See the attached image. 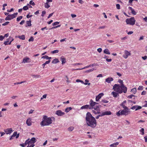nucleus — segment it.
I'll return each instance as SVG.
<instances>
[{"label":"nucleus","mask_w":147,"mask_h":147,"mask_svg":"<svg viewBox=\"0 0 147 147\" xmlns=\"http://www.w3.org/2000/svg\"><path fill=\"white\" fill-rule=\"evenodd\" d=\"M86 122L87 125L92 128L95 127L96 122L95 118L89 112L87 113L86 117Z\"/></svg>","instance_id":"f257e3e1"},{"label":"nucleus","mask_w":147,"mask_h":147,"mask_svg":"<svg viewBox=\"0 0 147 147\" xmlns=\"http://www.w3.org/2000/svg\"><path fill=\"white\" fill-rule=\"evenodd\" d=\"M113 89L119 94H121L122 92L126 93L127 90V88L123 84L120 85L115 84L113 87Z\"/></svg>","instance_id":"f03ea898"},{"label":"nucleus","mask_w":147,"mask_h":147,"mask_svg":"<svg viewBox=\"0 0 147 147\" xmlns=\"http://www.w3.org/2000/svg\"><path fill=\"white\" fill-rule=\"evenodd\" d=\"M52 120L51 118L48 117L46 115L44 116L42 121L40 122V125L42 126L49 125L52 123Z\"/></svg>","instance_id":"7ed1b4c3"},{"label":"nucleus","mask_w":147,"mask_h":147,"mask_svg":"<svg viewBox=\"0 0 147 147\" xmlns=\"http://www.w3.org/2000/svg\"><path fill=\"white\" fill-rule=\"evenodd\" d=\"M131 112V111L129 108H128V110L123 109L120 110L117 112L116 115L118 117H119L120 115H125L126 116L130 114Z\"/></svg>","instance_id":"20e7f679"},{"label":"nucleus","mask_w":147,"mask_h":147,"mask_svg":"<svg viewBox=\"0 0 147 147\" xmlns=\"http://www.w3.org/2000/svg\"><path fill=\"white\" fill-rule=\"evenodd\" d=\"M125 22L127 24L133 25L135 24L136 20H135L134 18L133 17L126 19Z\"/></svg>","instance_id":"39448f33"},{"label":"nucleus","mask_w":147,"mask_h":147,"mask_svg":"<svg viewBox=\"0 0 147 147\" xmlns=\"http://www.w3.org/2000/svg\"><path fill=\"white\" fill-rule=\"evenodd\" d=\"M28 142V146H32L33 145H34V143L36 142V138L34 137L32 138L30 140L29 139L26 140Z\"/></svg>","instance_id":"423d86ee"},{"label":"nucleus","mask_w":147,"mask_h":147,"mask_svg":"<svg viewBox=\"0 0 147 147\" xmlns=\"http://www.w3.org/2000/svg\"><path fill=\"white\" fill-rule=\"evenodd\" d=\"M18 13H14L13 14L9 15L8 16L5 18V20H9L14 18H15L17 15H18Z\"/></svg>","instance_id":"0eeeda50"},{"label":"nucleus","mask_w":147,"mask_h":147,"mask_svg":"<svg viewBox=\"0 0 147 147\" xmlns=\"http://www.w3.org/2000/svg\"><path fill=\"white\" fill-rule=\"evenodd\" d=\"M131 53L130 51L129 52L127 50H125L124 51V55H123V57L125 59H126L130 55Z\"/></svg>","instance_id":"6e6552de"},{"label":"nucleus","mask_w":147,"mask_h":147,"mask_svg":"<svg viewBox=\"0 0 147 147\" xmlns=\"http://www.w3.org/2000/svg\"><path fill=\"white\" fill-rule=\"evenodd\" d=\"M92 109V108L90 107V105H83L80 108V109Z\"/></svg>","instance_id":"1a4fd4ad"},{"label":"nucleus","mask_w":147,"mask_h":147,"mask_svg":"<svg viewBox=\"0 0 147 147\" xmlns=\"http://www.w3.org/2000/svg\"><path fill=\"white\" fill-rule=\"evenodd\" d=\"M55 114L58 116H62L65 114V113L61 110H58L56 111Z\"/></svg>","instance_id":"9d476101"},{"label":"nucleus","mask_w":147,"mask_h":147,"mask_svg":"<svg viewBox=\"0 0 147 147\" xmlns=\"http://www.w3.org/2000/svg\"><path fill=\"white\" fill-rule=\"evenodd\" d=\"M90 105V107L92 108V109H93V107L94 106L98 104V103L96 102L93 101L91 99L89 102Z\"/></svg>","instance_id":"9b49d317"},{"label":"nucleus","mask_w":147,"mask_h":147,"mask_svg":"<svg viewBox=\"0 0 147 147\" xmlns=\"http://www.w3.org/2000/svg\"><path fill=\"white\" fill-rule=\"evenodd\" d=\"M5 132L7 134H10L12 132L13 130H12L11 128H8L4 130Z\"/></svg>","instance_id":"f8f14e48"},{"label":"nucleus","mask_w":147,"mask_h":147,"mask_svg":"<svg viewBox=\"0 0 147 147\" xmlns=\"http://www.w3.org/2000/svg\"><path fill=\"white\" fill-rule=\"evenodd\" d=\"M126 103V100H125L121 104H120V105L121 106L123 109L128 110V108H129L126 106L125 105V104Z\"/></svg>","instance_id":"ddd939ff"},{"label":"nucleus","mask_w":147,"mask_h":147,"mask_svg":"<svg viewBox=\"0 0 147 147\" xmlns=\"http://www.w3.org/2000/svg\"><path fill=\"white\" fill-rule=\"evenodd\" d=\"M32 119L30 117L28 118L26 121V124L28 126H30L32 125Z\"/></svg>","instance_id":"4468645a"},{"label":"nucleus","mask_w":147,"mask_h":147,"mask_svg":"<svg viewBox=\"0 0 147 147\" xmlns=\"http://www.w3.org/2000/svg\"><path fill=\"white\" fill-rule=\"evenodd\" d=\"M104 95V94L101 93L99 94L98 96H96V101L97 102Z\"/></svg>","instance_id":"2eb2a0df"},{"label":"nucleus","mask_w":147,"mask_h":147,"mask_svg":"<svg viewBox=\"0 0 147 147\" xmlns=\"http://www.w3.org/2000/svg\"><path fill=\"white\" fill-rule=\"evenodd\" d=\"M142 108V107L139 106L138 105H135L132 107L131 109L132 110L135 109V111H137L139 109H140Z\"/></svg>","instance_id":"dca6fc26"},{"label":"nucleus","mask_w":147,"mask_h":147,"mask_svg":"<svg viewBox=\"0 0 147 147\" xmlns=\"http://www.w3.org/2000/svg\"><path fill=\"white\" fill-rule=\"evenodd\" d=\"M113 80V78L112 77H109L105 79V82L108 83H111V82Z\"/></svg>","instance_id":"f3484780"},{"label":"nucleus","mask_w":147,"mask_h":147,"mask_svg":"<svg viewBox=\"0 0 147 147\" xmlns=\"http://www.w3.org/2000/svg\"><path fill=\"white\" fill-rule=\"evenodd\" d=\"M129 9L131 11V12L132 14L134 15H136V12L134 10V9H133L132 7H128Z\"/></svg>","instance_id":"a211bd4d"},{"label":"nucleus","mask_w":147,"mask_h":147,"mask_svg":"<svg viewBox=\"0 0 147 147\" xmlns=\"http://www.w3.org/2000/svg\"><path fill=\"white\" fill-rule=\"evenodd\" d=\"M118 94L119 93L115 91H113L111 93V94L115 98H116L119 96Z\"/></svg>","instance_id":"6ab92c4d"},{"label":"nucleus","mask_w":147,"mask_h":147,"mask_svg":"<svg viewBox=\"0 0 147 147\" xmlns=\"http://www.w3.org/2000/svg\"><path fill=\"white\" fill-rule=\"evenodd\" d=\"M16 38H18L22 40H24L25 39V36L24 35H22L21 36H16Z\"/></svg>","instance_id":"aec40b11"},{"label":"nucleus","mask_w":147,"mask_h":147,"mask_svg":"<svg viewBox=\"0 0 147 147\" xmlns=\"http://www.w3.org/2000/svg\"><path fill=\"white\" fill-rule=\"evenodd\" d=\"M60 59L62 65L64 64L66 62L65 58L63 56L61 57Z\"/></svg>","instance_id":"412c9836"},{"label":"nucleus","mask_w":147,"mask_h":147,"mask_svg":"<svg viewBox=\"0 0 147 147\" xmlns=\"http://www.w3.org/2000/svg\"><path fill=\"white\" fill-rule=\"evenodd\" d=\"M98 65L97 63H94L92 65H89L87 66L84 67V68L85 69L86 68H88L89 67H92L94 66H96Z\"/></svg>","instance_id":"4be33fe9"},{"label":"nucleus","mask_w":147,"mask_h":147,"mask_svg":"<svg viewBox=\"0 0 147 147\" xmlns=\"http://www.w3.org/2000/svg\"><path fill=\"white\" fill-rule=\"evenodd\" d=\"M29 59H30L28 57L24 58L23 60L22 63H29V62L28 61Z\"/></svg>","instance_id":"5701e85b"},{"label":"nucleus","mask_w":147,"mask_h":147,"mask_svg":"<svg viewBox=\"0 0 147 147\" xmlns=\"http://www.w3.org/2000/svg\"><path fill=\"white\" fill-rule=\"evenodd\" d=\"M104 53L110 55L111 54V53L109 51V50L107 49H106L104 50L103 51Z\"/></svg>","instance_id":"b1692460"},{"label":"nucleus","mask_w":147,"mask_h":147,"mask_svg":"<svg viewBox=\"0 0 147 147\" xmlns=\"http://www.w3.org/2000/svg\"><path fill=\"white\" fill-rule=\"evenodd\" d=\"M119 144V142H116V143L111 144L110 145V146L111 147H116Z\"/></svg>","instance_id":"393cba45"},{"label":"nucleus","mask_w":147,"mask_h":147,"mask_svg":"<svg viewBox=\"0 0 147 147\" xmlns=\"http://www.w3.org/2000/svg\"><path fill=\"white\" fill-rule=\"evenodd\" d=\"M104 115H109L111 114V113L110 111H106L103 112Z\"/></svg>","instance_id":"a878e982"},{"label":"nucleus","mask_w":147,"mask_h":147,"mask_svg":"<svg viewBox=\"0 0 147 147\" xmlns=\"http://www.w3.org/2000/svg\"><path fill=\"white\" fill-rule=\"evenodd\" d=\"M26 24L27 25L26 26V27L27 26H31V21L30 20L27 21H26Z\"/></svg>","instance_id":"bb28decb"},{"label":"nucleus","mask_w":147,"mask_h":147,"mask_svg":"<svg viewBox=\"0 0 147 147\" xmlns=\"http://www.w3.org/2000/svg\"><path fill=\"white\" fill-rule=\"evenodd\" d=\"M10 36H9V38H7L6 39V41H5L4 42V44L5 45H7L8 44V43L10 39Z\"/></svg>","instance_id":"cd10ccee"},{"label":"nucleus","mask_w":147,"mask_h":147,"mask_svg":"<svg viewBox=\"0 0 147 147\" xmlns=\"http://www.w3.org/2000/svg\"><path fill=\"white\" fill-rule=\"evenodd\" d=\"M59 62L58 59H55L53 60L52 62V63L54 64H56Z\"/></svg>","instance_id":"c85d7f7f"},{"label":"nucleus","mask_w":147,"mask_h":147,"mask_svg":"<svg viewBox=\"0 0 147 147\" xmlns=\"http://www.w3.org/2000/svg\"><path fill=\"white\" fill-rule=\"evenodd\" d=\"M41 58L43 59H47L49 60L51 58V57H49L47 55L43 56L41 57Z\"/></svg>","instance_id":"c756f323"},{"label":"nucleus","mask_w":147,"mask_h":147,"mask_svg":"<svg viewBox=\"0 0 147 147\" xmlns=\"http://www.w3.org/2000/svg\"><path fill=\"white\" fill-rule=\"evenodd\" d=\"M72 108L71 107H67L65 109V112L66 113L68 112L70 110L72 109Z\"/></svg>","instance_id":"7c9ffc66"},{"label":"nucleus","mask_w":147,"mask_h":147,"mask_svg":"<svg viewBox=\"0 0 147 147\" xmlns=\"http://www.w3.org/2000/svg\"><path fill=\"white\" fill-rule=\"evenodd\" d=\"M93 108L96 111H100V108L98 106H94V107H93Z\"/></svg>","instance_id":"2f4dec72"},{"label":"nucleus","mask_w":147,"mask_h":147,"mask_svg":"<svg viewBox=\"0 0 147 147\" xmlns=\"http://www.w3.org/2000/svg\"><path fill=\"white\" fill-rule=\"evenodd\" d=\"M27 144H28V142L26 140L24 143L20 144V146L22 147H24Z\"/></svg>","instance_id":"473e14b6"},{"label":"nucleus","mask_w":147,"mask_h":147,"mask_svg":"<svg viewBox=\"0 0 147 147\" xmlns=\"http://www.w3.org/2000/svg\"><path fill=\"white\" fill-rule=\"evenodd\" d=\"M92 112L94 113V114L95 115H96V114H100V111H95L94 110H92Z\"/></svg>","instance_id":"72a5a7b5"},{"label":"nucleus","mask_w":147,"mask_h":147,"mask_svg":"<svg viewBox=\"0 0 147 147\" xmlns=\"http://www.w3.org/2000/svg\"><path fill=\"white\" fill-rule=\"evenodd\" d=\"M137 90L136 88H134L131 90V92L135 94Z\"/></svg>","instance_id":"f704fd0d"},{"label":"nucleus","mask_w":147,"mask_h":147,"mask_svg":"<svg viewBox=\"0 0 147 147\" xmlns=\"http://www.w3.org/2000/svg\"><path fill=\"white\" fill-rule=\"evenodd\" d=\"M139 131L140 133H141L142 135H143L144 134V129L143 128H142L140 129Z\"/></svg>","instance_id":"c9c22d12"},{"label":"nucleus","mask_w":147,"mask_h":147,"mask_svg":"<svg viewBox=\"0 0 147 147\" xmlns=\"http://www.w3.org/2000/svg\"><path fill=\"white\" fill-rule=\"evenodd\" d=\"M45 7L48 9L50 7V5H49L48 2H46L45 3Z\"/></svg>","instance_id":"e433bc0d"},{"label":"nucleus","mask_w":147,"mask_h":147,"mask_svg":"<svg viewBox=\"0 0 147 147\" xmlns=\"http://www.w3.org/2000/svg\"><path fill=\"white\" fill-rule=\"evenodd\" d=\"M74 128L73 127L71 126L69 127L68 128V130L69 131H72L74 130Z\"/></svg>","instance_id":"4c0bfd02"},{"label":"nucleus","mask_w":147,"mask_h":147,"mask_svg":"<svg viewBox=\"0 0 147 147\" xmlns=\"http://www.w3.org/2000/svg\"><path fill=\"white\" fill-rule=\"evenodd\" d=\"M94 70H95V69L94 68H92L86 71L85 72L86 73H89L90 72L93 71Z\"/></svg>","instance_id":"58836bf2"},{"label":"nucleus","mask_w":147,"mask_h":147,"mask_svg":"<svg viewBox=\"0 0 147 147\" xmlns=\"http://www.w3.org/2000/svg\"><path fill=\"white\" fill-rule=\"evenodd\" d=\"M59 51L58 50H55L51 52V53L52 54L57 53L59 52Z\"/></svg>","instance_id":"ea45409f"},{"label":"nucleus","mask_w":147,"mask_h":147,"mask_svg":"<svg viewBox=\"0 0 147 147\" xmlns=\"http://www.w3.org/2000/svg\"><path fill=\"white\" fill-rule=\"evenodd\" d=\"M32 77L34 78H39L40 77V75H32Z\"/></svg>","instance_id":"a19ab883"},{"label":"nucleus","mask_w":147,"mask_h":147,"mask_svg":"<svg viewBox=\"0 0 147 147\" xmlns=\"http://www.w3.org/2000/svg\"><path fill=\"white\" fill-rule=\"evenodd\" d=\"M10 41L8 43V44L9 45H11V42L14 40V39L13 38L11 37V36H10Z\"/></svg>","instance_id":"79ce46f5"},{"label":"nucleus","mask_w":147,"mask_h":147,"mask_svg":"<svg viewBox=\"0 0 147 147\" xmlns=\"http://www.w3.org/2000/svg\"><path fill=\"white\" fill-rule=\"evenodd\" d=\"M29 7L28 6H25L23 7V9L24 10H26L28 9Z\"/></svg>","instance_id":"37998d69"},{"label":"nucleus","mask_w":147,"mask_h":147,"mask_svg":"<svg viewBox=\"0 0 147 147\" xmlns=\"http://www.w3.org/2000/svg\"><path fill=\"white\" fill-rule=\"evenodd\" d=\"M22 18V16H20L18 17L17 18V21L18 22Z\"/></svg>","instance_id":"c03bdc74"},{"label":"nucleus","mask_w":147,"mask_h":147,"mask_svg":"<svg viewBox=\"0 0 147 147\" xmlns=\"http://www.w3.org/2000/svg\"><path fill=\"white\" fill-rule=\"evenodd\" d=\"M29 4L30 5H35V4L34 2H33V1H30L29 2Z\"/></svg>","instance_id":"a18cd8bd"},{"label":"nucleus","mask_w":147,"mask_h":147,"mask_svg":"<svg viewBox=\"0 0 147 147\" xmlns=\"http://www.w3.org/2000/svg\"><path fill=\"white\" fill-rule=\"evenodd\" d=\"M34 39L33 37L31 36L30 38V39L28 40V41L29 42L33 41H34Z\"/></svg>","instance_id":"49530a36"},{"label":"nucleus","mask_w":147,"mask_h":147,"mask_svg":"<svg viewBox=\"0 0 147 147\" xmlns=\"http://www.w3.org/2000/svg\"><path fill=\"white\" fill-rule=\"evenodd\" d=\"M47 96V94H44V95L42 96V97L41 98L40 100H42L44 98H46Z\"/></svg>","instance_id":"de8ad7c7"},{"label":"nucleus","mask_w":147,"mask_h":147,"mask_svg":"<svg viewBox=\"0 0 147 147\" xmlns=\"http://www.w3.org/2000/svg\"><path fill=\"white\" fill-rule=\"evenodd\" d=\"M59 23V22H55L54 23H53L52 24V25L53 26H55V25L58 24Z\"/></svg>","instance_id":"09e8293b"},{"label":"nucleus","mask_w":147,"mask_h":147,"mask_svg":"<svg viewBox=\"0 0 147 147\" xmlns=\"http://www.w3.org/2000/svg\"><path fill=\"white\" fill-rule=\"evenodd\" d=\"M80 82L82 83L83 84H84V85H86L87 84H88V85H90V83H84L83 81L81 80V82Z\"/></svg>","instance_id":"8fccbe9b"},{"label":"nucleus","mask_w":147,"mask_h":147,"mask_svg":"<svg viewBox=\"0 0 147 147\" xmlns=\"http://www.w3.org/2000/svg\"><path fill=\"white\" fill-rule=\"evenodd\" d=\"M101 102L107 103L108 102V101L106 100H101Z\"/></svg>","instance_id":"3c124183"},{"label":"nucleus","mask_w":147,"mask_h":147,"mask_svg":"<svg viewBox=\"0 0 147 147\" xmlns=\"http://www.w3.org/2000/svg\"><path fill=\"white\" fill-rule=\"evenodd\" d=\"M9 22H6L5 23L3 24L2 25L3 26H6L8 25L9 23Z\"/></svg>","instance_id":"603ef678"},{"label":"nucleus","mask_w":147,"mask_h":147,"mask_svg":"<svg viewBox=\"0 0 147 147\" xmlns=\"http://www.w3.org/2000/svg\"><path fill=\"white\" fill-rule=\"evenodd\" d=\"M120 5L119 4H117L116 5V8H117V9H120Z\"/></svg>","instance_id":"864d4df0"},{"label":"nucleus","mask_w":147,"mask_h":147,"mask_svg":"<svg viewBox=\"0 0 147 147\" xmlns=\"http://www.w3.org/2000/svg\"><path fill=\"white\" fill-rule=\"evenodd\" d=\"M25 81H23V82H17V83H15L14 84L15 85H16V84H21L23 83H24V82H25Z\"/></svg>","instance_id":"5fc2aeb1"},{"label":"nucleus","mask_w":147,"mask_h":147,"mask_svg":"<svg viewBox=\"0 0 147 147\" xmlns=\"http://www.w3.org/2000/svg\"><path fill=\"white\" fill-rule=\"evenodd\" d=\"M17 131H15L13 132V135H12V136L13 137L16 136L17 135Z\"/></svg>","instance_id":"6e6d98bb"},{"label":"nucleus","mask_w":147,"mask_h":147,"mask_svg":"<svg viewBox=\"0 0 147 147\" xmlns=\"http://www.w3.org/2000/svg\"><path fill=\"white\" fill-rule=\"evenodd\" d=\"M46 13V12L45 11H42V14H41V16L43 17L44 16V15Z\"/></svg>","instance_id":"4d7b16f0"},{"label":"nucleus","mask_w":147,"mask_h":147,"mask_svg":"<svg viewBox=\"0 0 147 147\" xmlns=\"http://www.w3.org/2000/svg\"><path fill=\"white\" fill-rule=\"evenodd\" d=\"M127 38L126 36H125L124 37L121 38V39L122 40V41H123L124 40H125Z\"/></svg>","instance_id":"13d9d810"},{"label":"nucleus","mask_w":147,"mask_h":147,"mask_svg":"<svg viewBox=\"0 0 147 147\" xmlns=\"http://www.w3.org/2000/svg\"><path fill=\"white\" fill-rule=\"evenodd\" d=\"M143 88V86H140L138 88V90H142Z\"/></svg>","instance_id":"bf43d9fd"},{"label":"nucleus","mask_w":147,"mask_h":147,"mask_svg":"<svg viewBox=\"0 0 147 147\" xmlns=\"http://www.w3.org/2000/svg\"><path fill=\"white\" fill-rule=\"evenodd\" d=\"M4 38V37L2 35H0V40L2 41Z\"/></svg>","instance_id":"052dcab7"},{"label":"nucleus","mask_w":147,"mask_h":147,"mask_svg":"<svg viewBox=\"0 0 147 147\" xmlns=\"http://www.w3.org/2000/svg\"><path fill=\"white\" fill-rule=\"evenodd\" d=\"M97 51L98 52L100 53L102 51V49L101 48H99L97 49Z\"/></svg>","instance_id":"680f3d73"},{"label":"nucleus","mask_w":147,"mask_h":147,"mask_svg":"<svg viewBox=\"0 0 147 147\" xmlns=\"http://www.w3.org/2000/svg\"><path fill=\"white\" fill-rule=\"evenodd\" d=\"M9 36V33H7L5 34L4 35V36H3V37H4V38H5V37H7L8 36Z\"/></svg>","instance_id":"e2e57ef3"},{"label":"nucleus","mask_w":147,"mask_h":147,"mask_svg":"<svg viewBox=\"0 0 147 147\" xmlns=\"http://www.w3.org/2000/svg\"><path fill=\"white\" fill-rule=\"evenodd\" d=\"M134 96V95H133L132 94V95L128 96L127 98H132Z\"/></svg>","instance_id":"0e129e2a"},{"label":"nucleus","mask_w":147,"mask_h":147,"mask_svg":"<svg viewBox=\"0 0 147 147\" xmlns=\"http://www.w3.org/2000/svg\"><path fill=\"white\" fill-rule=\"evenodd\" d=\"M142 58L144 60H145L147 59V57L146 56H145L142 57Z\"/></svg>","instance_id":"69168bd1"},{"label":"nucleus","mask_w":147,"mask_h":147,"mask_svg":"<svg viewBox=\"0 0 147 147\" xmlns=\"http://www.w3.org/2000/svg\"><path fill=\"white\" fill-rule=\"evenodd\" d=\"M34 111V110H32V109H31L30 111L29 112L28 114H31V113H33V112Z\"/></svg>","instance_id":"338daca9"},{"label":"nucleus","mask_w":147,"mask_h":147,"mask_svg":"<svg viewBox=\"0 0 147 147\" xmlns=\"http://www.w3.org/2000/svg\"><path fill=\"white\" fill-rule=\"evenodd\" d=\"M118 82L119 83H121V84H123V81L119 79L118 80Z\"/></svg>","instance_id":"774afa93"}]
</instances>
